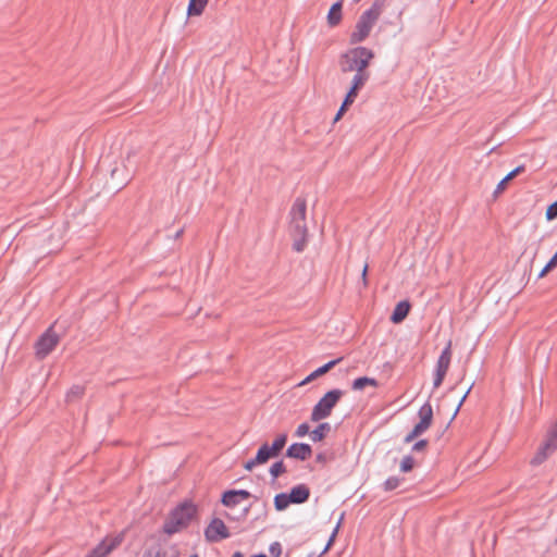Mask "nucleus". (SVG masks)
Here are the masks:
<instances>
[{"mask_svg": "<svg viewBox=\"0 0 557 557\" xmlns=\"http://www.w3.org/2000/svg\"><path fill=\"white\" fill-rule=\"evenodd\" d=\"M286 442L287 435L285 433H282L275 437L271 446L268 444V450L272 458H275L280 455Z\"/></svg>", "mask_w": 557, "mask_h": 557, "instance_id": "nucleus-19", "label": "nucleus"}, {"mask_svg": "<svg viewBox=\"0 0 557 557\" xmlns=\"http://www.w3.org/2000/svg\"><path fill=\"white\" fill-rule=\"evenodd\" d=\"M271 458L272 457L268 450V443H264L263 445H261V447L257 451L256 461L259 462L260 465H263V463L268 462V460Z\"/></svg>", "mask_w": 557, "mask_h": 557, "instance_id": "nucleus-26", "label": "nucleus"}, {"mask_svg": "<svg viewBox=\"0 0 557 557\" xmlns=\"http://www.w3.org/2000/svg\"><path fill=\"white\" fill-rule=\"evenodd\" d=\"M342 361V358H337L334 360L329 361L327 363L323 364L322 367L318 368L313 372H311L307 377H305L300 383L299 386H304L317 377L327 373L331 369H333L336 364H338Z\"/></svg>", "mask_w": 557, "mask_h": 557, "instance_id": "nucleus-14", "label": "nucleus"}, {"mask_svg": "<svg viewBox=\"0 0 557 557\" xmlns=\"http://www.w3.org/2000/svg\"><path fill=\"white\" fill-rule=\"evenodd\" d=\"M232 557H243V555L239 552H236Z\"/></svg>", "mask_w": 557, "mask_h": 557, "instance_id": "nucleus-43", "label": "nucleus"}, {"mask_svg": "<svg viewBox=\"0 0 557 557\" xmlns=\"http://www.w3.org/2000/svg\"><path fill=\"white\" fill-rule=\"evenodd\" d=\"M306 214V200L301 197L296 198L289 211L288 232L294 240L293 248L297 252H301L307 245L308 227Z\"/></svg>", "mask_w": 557, "mask_h": 557, "instance_id": "nucleus-1", "label": "nucleus"}, {"mask_svg": "<svg viewBox=\"0 0 557 557\" xmlns=\"http://www.w3.org/2000/svg\"><path fill=\"white\" fill-rule=\"evenodd\" d=\"M524 172V166L519 165L516 169H513L511 172H509L496 186L494 190V196H498V194L503 193L506 188V184L513 180L516 176H518L520 173Z\"/></svg>", "mask_w": 557, "mask_h": 557, "instance_id": "nucleus-18", "label": "nucleus"}, {"mask_svg": "<svg viewBox=\"0 0 557 557\" xmlns=\"http://www.w3.org/2000/svg\"><path fill=\"white\" fill-rule=\"evenodd\" d=\"M189 557H199L197 554L190 555Z\"/></svg>", "mask_w": 557, "mask_h": 557, "instance_id": "nucleus-45", "label": "nucleus"}, {"mask_svg": "<svg viewBox=\"0 0 557 557\" xmlns=\"http://www.w3.org/2000/svg\"><path fill=\"white\" fill-rule=\"evenodd\" d=\"M450 361H451V342L449 341L447 343L446 347L443 349V351L440 355L437 362H436L435 374H434V380H433L434 388H438L442 385V383L446 376V373L449 369Z\"/></svg>", "mask_w": 557, "mask_h": 557, "instance_id": "nucleus-8", "label": "nucleus"}, {"mask_svg": "<svg viewBox=\"0 0 557 557\" xmlns=\"http://www.w3.org/2000/svg\"><path fill=\"white\" fill-rule=\"evenodd\" d=\"M330 431V423H320L312 432H310V438L312 442H321Z\"/></svg>", "mask_w": 557, "mask_h": 557, "instance_id": "nucleus-22", "label": "nucleus"}, {"mask_svg": "<svg viewBox=\"0 0 557 557\" xmlns=\"http://www.w3.org/2000/svg\"><path fill=\"white\" fill-rule=\"evenodd\" d=\"M284 472H286V468H285V465L284 462L281 460V461H276L274 462L271 468H270V474L276 479L278 478L281 474H283Z\"/></svg>", "mask_w": 557, "mask_h": 557, "instance_id": "nucleus-28", "label": "nucleus"}, {"mask_svg": "<svg viewBox=\"0 0 557 557\" xmlns=\"http://www.w3.org/2000/svg\"><path fill=\"white\" fill-rule=\"evenodd\" d=\"M373 59L374 52L367 47L359 46L348 49L341 55V71L343 73L355 72L354 77L362 76L364 77V82H368L370 73L367 71V67Z\"/></svg>", "mask_w": 557, "mask_h": 557, "instance_id": "nucleus-2", "label": "nucleus"}, {"mask_svg": "<svg viewBox=\"0 0 557 557\" xmlns=\"http://www.w3.org/2000/svg\"><path fill=\"white\" fill-rule=\"evenodd\" d=\"M196 511V506L191 503H183L177 506L163 524L164 533L172 535L187 528Z\"/></svg>", "mask_w": 557, "mask_h": 557, "instance_id": "nucleus-3", "label": "nucleus"}, {"mask_svg": "<svg viewBox=\"0 0 557 557\" xmlns=\"http://www.w3.org/2000/svg\"><path fill=\"white\" fill-rule=\"evenodd\" d=\"M205 537L210 543H218L230 537V531L222 519L214 518L206 528Z\"/></svg>", "mask_w": 557, "mask_h": 557, "instance_id": "nucleus-10", "label": "nucleus"}, {"mask_svg": "<svg viewBox=\"0 0 557 557\" xmlns=\"http://www.w3.org/2000/svg\"><path fill=\"white\" fill-rule=\"evenodd\" d=\"M367 386L377 387L379 382L373 377L361 376L352 381L351 388L354 391H362Z\"/></svg>", "mask_w": 557, "mask_h": 557, "instance_id": "nucleus-21", "label": "nucleus"}, {"mask_svg": "<svg viewBox=\"0 0 557 557\" xmlns=\"http://www.w3.org/2000/svg\"><path fill=\"white\" fill-rule=\"evenodd\" d=\"M410 311V304L407 300L399 301L391 315V321L393 323H400L406 319Z\"/></svg>", "mask_w": 557, "mask_h": 557, "instance_id": "nucleus-16", "label": "nucleus"}, {"mask_svg": "<svg viewBox=\"0 0 557 557\" xmlns=\"http://www.w3.org/2000/svg\"><path fill=\"white\" fill-rule=\"evenodd\" d=\"M260 465L259 462L256 461V457L253 459H250L248 460L245 465H244V468L247 470V471H251L256 466Z\"/></svg>", "mask_w": 557, "mask_h": 557, "instance_id": "nucleus-37", "label": "nucleus"}, {"mask_svg": "<svg viewBox=\"0 0 557 557\" xmlns=\"http://www.w3.org/2000/svg\"><path fill=\"white\" fill-rule=\"evenodd\" d=\"M343 0L335 2L327 13V24L331 27L337 26L342 21Z\"/></svg>", "mask_w": 557, "mask_h": 557, "instance_id": "nucleus-17", "label": "nucleus"}, {"mask_svg": "<svg viewBox=\"0 0 557 557\" xmlns=\"http://www.w3.org/2000/svg\"><path fill=\"white\" fill-rule=\"evenodd\" d=\"M557 218V201L552 203L546 210V219L552 221Z\"/></svg>", "mask_w": 557, "mask_h": 557, "instance_id": "nucleus-32", "label": "nucleus"}, {"mask_svg": "<svg viewBox=\"0 0 557 557\" xmlns=\"http://www.w3.org/2000/svg\"><path fill=\"white\" fill-rule=\"evenodd\" d=\"M428 445V442L426 440H420L418 441L413 446H412V450L414 451H419V450H423Z\"/></svg>", "mask_w": 557, "mask_h": 557, "instance_id": "nucleus-36", "label": "nucleus"}, {"mask_svg": "<svg viewBox=\"0 0 557 557\" xmlns=\"http://www.w3.org/2000/svg\"><path fill=\"white\" fill-rule=\"evenodd\" d=\"M209 0H189L187 14L189 16H199L203 13Z\"/></svg>", "mask_w": 557, "mask_h": 557, "instance_id": "nucleus-20", "label": "nucleus"}, {"mask_svg": "<svg viewBox=\"0 0 557 557\" xmlns=\"http://www.w3.org/2000/svg\"><path fill=\"white\" fill-rule=\"evenodd\" d=\"M557 447L554 445V443L545 440V442L539 447L537 451L531 459L532 466H540L542 465L548 456H550Z\"/></svg>", "mask_w": 557, "mask_h": 557, "instance_id": "nucleus-12", "label": "nucleus"}, {"mask_svg": "<svg viewBox=\"0 0 557 557\" xmlns=\"http://www.w3.org/2000/svg\"><path fill=\"white\" fill-rule=\"evenodd\" d=\"M414 467V459L411 456H405L400 462V470L403 472H409Z\"/></svg>", "mask_w": 557, "mask_h": 557, "instance_id": "nucleus-29", "label": "nucleus"}, {"mask_svg": "<svg viewBox=\"0 0 557 557\" xmlns=\"http://www.w3.org/2000/svg\"><path fill=\"white\" fill-rule=\"evenodd\" d=\"M240 500L231 491H226L222 496V504L226 507H235Z\"/></svg>", "mask_w": 557, "mask_h": 557, "instance_id": "nucleus-27", "label": "nucleus"}, {"mask_svg": "<svg viewBox=\"0 0 557 557\" xmlns=\"http://www.w3.org/2000/svg\"><path fill=\"white\" fill-rule=\"evenodd\" d=\"M344 392L335 388L329 391L323 397L314 405L311 411L310 419L313 422H318L329 418L332 413L333 408L337 405L339 399L343 397Z\"/></svg>", "mask_w": 557, "mask_h": 557, "instance_id": "nucleus-5", "label": "nucleus"}, {"mask_svg": "<svg viewBox=\"0 0 557 557\" xmlns=\"http://www.w3.org/2000/svg\"><path fill=\"white\" fill-rule=\"evenodd\" d=\"M550 264L552 265H557V251L555 252V255L552 257L550 259Z\"/></svg>", "mask_w": 557, "mask_h": 557, "instance_id": "nucleus-42", "label": "nucleus"}, {"mask_svg": "<svg viewBox=\"0 0 557 557\" xmlns=\"http://www.w3.org/2000/svg\"><path fill=\"white\" fill-rule=\"evenodd\" d=\"M310 495L309 488L305 484H299L294 486L288 494L289 499L293 504H301L305 503Z\"/></svg>", "mask_w": 557, "mask_h": 557, "instance_id": "nucleus-15", "label": "nucleus"}, {"mask_svg": "<svg viewBox=\"0 0 557 557\" xmlns=\"http://www.w3.org/2000/svg\"><path fill=\"white\" fill-rule=\"evenodd\" d=\"M252 557H267L264 554L255 555Z\"/></svg>", "mask_w": 557, "mask_h": 557, "instance_id": "nucleus-44", "label": "nucleus"}, {"mask_svg": "<svg viewBox=\"0 0 557 557\" xmlns=\"http://www.w3.org/2000/svg\"><path fill=\"white\" fill-rule=\"evenodd\" d=\"M367 273H368V264L366 263L362 269V274H361L363 286L368 285Z\"/></svg>", "mask_w": 557, "mask_h": 557, "instance_id": "nucleus-39", "label": "nucleus"}, {"mask_svg": "<svg viewBox=\"0 0 557 557\" xmlns=\"http://www.w3.org/2000/svg\"><path fill=\"white\" fill-rule=\"evenodd\" d=\"M418 416L420 421L414 425L412 431L405 437L406 443L412 442L416 437L423 434L431 426L433 420V409L431 404H423L418 411Z\"/></svg>", "mask_w": 557, "mask_h": 557, "instance_id": "nucleus-6", "label": "nucleus"}, {"mask_svg": "<svg viewBox=\"0 0 557 557\" xmlns=\"http://www.w3.org/2000/svg\"><path fill=\"white\" fill-rule=\"evenodd\" d=\"M546 440L549 441L550 443L553 442L554 445L557 447V423L549 431Z\"/></svg>", "mask_w": 557, "mask_h": 557, "instance_id": "nucleus-34", "label": "nucleus"}, {"mask_svg": "<svg viewBox=\"0 0 557 557\" xmlns=\"http://www.w3.org/2000/svg\"><path fill=\"white\" fill-rule=\"evenodd\" d=\"M233 494L242 502L251 497V494L246 490H231Z\"/></svg>", "mask_w": 557, "mask_h": 557, "instance_id": "nucleus-33", "label": "nucleus"}, {"mask_svg": "<svg viewBox=\"0 0 557 557\" xmlns=\"http://www.w3.org/2000/svg\"><path fill=\"white\" fill-rule=\"evenodd\" d=\"M556 267L557 265H552L550 260H549L547 262V264L544 267V269L541 271V273L539 274V277H543L544 275H546L547 272H549L550 270H553Z\"/></svg>", "mask_w": 557, "mask_h": 557, "instance_id": "nucleus-38", "label": "nucleus"}, {"mask_svg": "<svg viewBox=\"0 0 557 557\" xmlns=\"http://www.w3.org/2000/svg\"><path fill=\"white\" fill-rule=\"evenodd\" d=\"M311 455V446L306 443H294L286 450L287 457L301 461L309 459Z\"/></svg>", "mask_w": 557, "mask_h": 557, "instance_id": "nucleus-11", "label": "nucleus"}, {"mask_svg": "<svg viewBox=\"0 0 557 557\" xmlns=\"http://www.w3.org/2000/svg\"><path fill=\"white\" fill-rule=\"evenodd\" d=\"M471 391V386L468 388V391L466 392V394L462 396V398L460 399L458 406H457V409L455 411V414L458 412L459 408L461 407L462 403L465 401L466 397L468 396V394L470 393Z\"/></svg>", "mask_w": 557, "mask_h": 557, "instance_id": "nucleus-40", "label": "nucleus"}, {"mask_svg": "<svg viewBox=\"0 0 557 557\" xmlns=\"http://www.w3.org/2000/svg\"><path fill=\"white\" fill-rule=\"evenodd\" d=\"M269 553L272 557H280L282 555V545L280 542L271 543Z\"/></svg>", "mask_w": 557, "mask_h": 557, "instance_id": "nucleus-30", "label": "nucleus"}, {"mask_svg": "<svg viewBox=\"0 0 557 557\" xmlns=\"http://www.w3.org/2000/svg\"><path fill=\"white\" fill-rule=\"evenodd\" d=\"M343 519H344V513H342V516H341V518H339V521H338V523L336 524V527H335V529H334V531H333V533H332V535H331V537H330V540H329V542H327V545H326V547H325V549H324V550H327V549L330 548V546L332 545V543H333V541H334V539H335V536H336V534H337V531H338L339 524H341V522H342V520H343Z\"/></svg>", "mask_w": 557, "mask_h": 557, "instance_id": "nucleus-35", "label": "nucleus"}, {"mask_svg": "<svg viewBox=\"0 0 557 557\" xmlns=\"http://www.w3.org/2000/svg\"><path fill=\"white\" fill-rule=\"evenodd\" d=\"M85 393V388L81 385H74L72 386L69 392L66 393V401H75L83 397Z\"/></svg>", "mask_w": 557, "mask_h": 557, "instance_id": "nucleus-24", "label": "nucleus"}, {"mask_svg": "<svg viewBox=\"0 0 557 557\" xmlns=\"http://www.w3.org/2000/svg\"><path fill=\"white\" fill-rule=\"evenodd\" d=\"M404 479L401 478H398V476H389L388 479L385 480V482L383 483V488L384 491L386 492H391V491H394L396 488H398L400 486V484L403 483Z\"/></svg>", "mask_w": 557, "mask_h": 557, "instance_id": "nucleus-25", "label": "nucleus"}, {"mask_svg": "<svg viewBox=\"0 0 557 557\" xmlns=\"http://www.w3.org/2000/svg\"><path fill=\"white\" fill-rule=\"evenodd\" d=\"M345 110H346V108H345V107H343V106L339 108V110H338V112H337V114H336V116H335V119H334V121H335V122H336V121H338V120L341 119V116H342V114L345 112Z\"/></svg>", "mask_w": 557, "mask_h": 557, "instance_id": "nucleus-41", "label": "nucleus"}, {"mask_svg": "<svg viewBox=\"0 0 557 557\" xmlns=\"http://www.w3.org/2000/svg\"><path fill=\"white\" fill-rule=\"evenodd\" d=\"M366 83L367 82H364V77H362V76L352 77L351 87L348 90L342 106L345 108L350 106L355 101L356 97L358 96V91L366 85Z\"/></svg>", "mask_w": 557, "mask_h": 557, "instance_id": "nucleus-13", "label": "nucleus"}, {"mask_svg": "<svg viewBox=\"0 0 557 557\" xmlns=\"http://www.w3.org/2000/svg\"><path fill=\"white\" fill-rule=\"evenodd\" d=\"M289 504H293L289 499L288 494L286 493H280L274 497V507L276 510L282 511L286 509Z\"/></svg>", "mask_w": 557, "mask_h": 557, "instance_id": "nucleus-23", "label": "nucleus"}, {"mask_svg": "<svg viewBox=\"0 0 557 557\" xmlns=\"http://www.w3.org/2000/svg\"><path fill=\"white\" fill-rule=\"evenodd\" d=\"M59 341V335L49 327L35 344L36 357L46 358L57 347Z\"/></svg>", "mask_w": 557, "mask_h": 557, "instance_id": "nucleus-7", "label": "nucleus"}, {"mask_svg": "<svg viewBox=\"0 0 557 557\" xmlns=\"http://www.w3.org/2000/svg\"><path fill=\"white\" fill-rule=\"evenodd\" d=\"M307 434L310 435V426L308 423H301L297 426L296 429V432H295V435L297 437H304L306 436Z\"/></svg>", "mask_w": 557, "mask_h": 557, "instance_id": "nucleus-31", "label": "nucleus"}, {"mask_svg": "<svg viewBox=\"0 0 557 557\" xmlns=\"http://www.w3.org/2000/svg\"><path fill=\"white\" fill-rule=\"evenodd\" d=\"M124 540V535L117 534L114 536L104 537L86 557H107L112 550L119 547Z\"/></svg>", "mask_w": 557, "mask_h": 557, "instance_id": "nucleus-9", "label": "nucleus"}, {"mask_svg": "<svg viewBox=\"0 0 557 557\" xmlns=\"http://www.w3.org/2000/svg\"><path fill=\"white\" fill-rule=\"evenodd\" d=\"M380 14L381 8L376 3H374L370 9L361 14L356 24L355 30L349 37L351 45H356L366 40V38L370 35V32L377 21Z\"/></svg>", "mask_w": 557, "mask_h": 557, "instance_id": "nucleus-4", "label": "nucleus"}]
</instances>
